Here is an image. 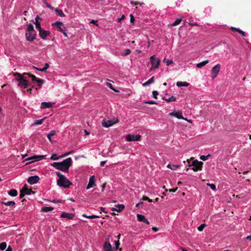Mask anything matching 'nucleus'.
<instances>
[{"label": "nucleus", "mask_w": 251, "mask_h": 251, "mask_svg": "<svg viewBox=\"0 0 251 251\" xmlns=\"http://www.w3.org/2000/svg\"><path fill=\"white\" fill-rule=\"evenodd\" d=\"M176 85L178 87H182V86L187 87L189 85V83L186 82L178 81L176 82Z\"/></svg>", "instance_id": "c85d7f7f"}, {"label": "nucleus", "mask_w": 251, "mask_h": 251, "mask_svg": "<svg viewBox=\"0 0 251 251\" xmlns=\"http://www.w3.org/2000/svg\"><path fill=\"white\" fill-rule=\"evenodd\" d=\"M56 133L55 130H51L48 135L47 137L50 142H51V137L54 136Z\"/></svg>", "instance_id": "72a5a7b5"}, {"label": "nucleus", "mask_w": 251, "mask_h": 251, "mask_svg": "<svg viewBox=\"0 0 251 251\" xmlns=\"http://www.w3.org/2000/svg\"><path fill=\"white\" fill-rule=\"evenodd\" d=\"M42 1H43V2L44 3H45V4H46V6H47L48 8H50V9H51V10H55V8H54V7H52V6H51L50 5V4L48 3V2H47V0H42Z\"/></svg>", "instance_id": "f704fd0d"}, {"label": "nucleus", "mask_w": 251, "mask_h": 251, "mask_svg": "<svg viewBox=\"0 0 251 251\" xmlns=\"http://www.w3.org/2000/svg\"><path fill=\"white\" fill-rule=\"evenodd\" d=\"M107 86H108L111 89L114 90V89L112 88V85L111 83H107Z\"/></svg>", "instance_id": "13d9d810"}, {"label": "nucleus", "mask_w": 251, "mask_h": 251, "mask_svg": "<svg viewBox=\"0 0 251 251\" xmlns=\"http://www.w3.org/2000/svg\"><path fill=\"white\" fill-rule=\"evenodd\" d=\"M54 104V103L50 102H42L40 105L41 109H46L51 107Z\"/></svg>", "instance_id": "6ab92c4d"}, {"label": "nucleus", "mask_w": 251, "mask_h": 251, "mask_svg": "<svg viewBox=\"0 0 251 251\" xmlns=\"http://www.w3.org/2000/svg\"><path fill=\"white\" fill-rule=\"evenodd\" d=\"M238 32L241 33L243 36H245L246 35L245 32L243 31V30H241L240 29H239L238 30Z\"/></svg>", "instance_id": "09e8293b"}, {"label": "nucleus", "mask_w": 251, "mask_h": 251, "mask_svg": "<svg viewBox=\"0 0 251 251\" xmlns=\"http://www.w3.org/2000/svg\"><path fill=\"white\" fill-rule=\"evenodd\" d=\"M130 52H131V51L129 49H126L125 50V53L124 54V55L125 56L129 54Z\"/></svg>", "instance_id": "a18cd8bd"}, {"label": "nucleus", "mask_w": 251, "mask_h": 251, "mask_svg": "<svg viewBox=\"0 0 251 251\" xmlns=\"http://www.w3.org/2000/svg\"><path fill=\"white\" fill-rule=\"evenodd\" d=\"M169 115H171V116H173L177 118L178 119H183L184 120L188 121L187 119L184 118L183 117V116L182 115V113L180 112L177 111V112H171L169 113Z\"/></svg>", "instance_id": "f3484780"}, {"label": "nucleus", "mask_w": 251, "mask_h": 251, "mask_svg": "<svg viewBox=\"0 0 251 251\" xmlns=\"http://www.w3.org/2000/svg\"><path fill=\"white\" fill-rule=\"evenodd\" d=\"M38 70L41 72H45L46 70L43 67V68L38 69Z\"/></svg>", "instance_id": "680f3d73"}, {"label": "nucleus", "mask_w": 251, "mask_h": 251, "mask_svg": "<svg viewBox=\"0 0 251 251\" xmlns=\"http://www.w3.org/2000/svg\"><path fill=\"white\" fill-rule=\"evenodd\" d=\"M100 211L101 212H104L105 213H107V212L105 210V208L103 207H100Z\"/></svg>", "instance_id": "5fc2aeb1"}, {"label": "nucleus", "mask_w": 251, "mask_h": 251, "mask_svg": "<svg viewBox=\"0 0 251 251\" xmlns=\"http://www.w3.org/2000/svg\"><path fill=\"white\" fill-rule=\"evenodd\" d=\"M52 25L55 26L57 31L62 32L65 37H68L67 29L62 22L59 21L56 22L54 23H52Z\"/></svg>", "instance_id": "39448f33"}, {"label": "nucleus", "mask_w": 251, "mask_h": 251, "mask_svg": "<svg viewBox=\"0 0 251 251\" xmlns=\"http://www.w3.org/2000/svg\"><path fill=\"white\" fill-rule=\"evenodd\" d=\"M182 21L181 19H177L174 23H173L171 25L172 26H175L178 25L180 24L181 21Z\"/></svg>", "instance_id": "e433bc0d"}, {"label": "nucleus", "mask_w": 251, "mask_h": 251, "mask_svg": "<svg viewBox=\"0 0 251 251\" xmlns=\"http://www.w3.org/2000/svg\"><path fill=\"white\" fill-rule=\"evenodd\" d=\"M167 167L171 169L172 170H176V169L179 167V166L178 165H171L169 164L167 165Z\"/></svg>", "instance_id": "2f4dec72"}, {"label": "nucleus", "mask_w": 251, "mask_h": 251, "mask_svg": "<svg viewBox=\"0 0 251 251\" xmlns=\"http://www.w3.org/2000/svg\"><path fill=\"white\" fill-rule=\"evenodd\" d=\"M28 76L30 77L32 80L36 82L37 83L38 86L41 87V86L44 83L45 80L36 77L35 75L31 74H28Z\"/></svg>", "instance_id": "9d476101"}, {"label": "nucleus", "mask_w": 251, "mask_h": 251, "mask_svg": "<svg viewBox=\"0 0 251 251\" xmlns=\"http://www.w3.org/2000/svg\"><path fill=\"white\" fill-rule=\"evenodd\" d=\"M55 12L56 15L59 16L61 17H64L65 16V14L63 12L62 10L59 8L55 9Z\"/></svg>", "instance_id": "b1692460"}, {"label": "nucleus", "mask_w": 251, "mask_h": 251, "mask_svg": "<svg viewBox=\"0 0 251 251\" xmlns=\"http://www.w3.org/2000/svg\"><path fill=\"white\" fill-rule=\"evenodd\" d=\"M96 181L95 179V176H92L90 177L89 180V183L86 187V189H89L91 188H93L96 186Z\"/></svg>", "instance_id": "2eb2a0df"}, {"label": "nucleus", "mask_w": 251, "mask_h": 251, "mask_svg": "<svg viewBox=\"0 0 251 251\" xmlns=\"http://www.w3.org/2000/svg\"><path fill=\"white\" fill-rule=\"evenodd\" d=\"M59 159V156H57V154L55 153L52 154L50 157V159L52 160H58Z\"/></svg>", "instance_id": "c9c22d12"}, {"label": "nucleus", "mask_w": 251, "mask_h": 251, "mask_svg": "<svg viewBox=\"0 0 251 251\" xmlns=\"http://www.w3.org/2000/svg\"><path fill=\"white\" fill-rule=\"evenodd\" d=\"M106 161H102L100 162V165L101 166H103L104 165V164H105L106 163Z\"/></svg>", "instance_id": "bf43d9fd"}, {"label": "nucleus", "mask_w": 251, "mask_h": 251, "mask_svg": "<svg viewBox=\"0 0 251 251\" xmlns=\"http://www.w3.org/2000/svg\"><path fill=\"white\" fill-rule=\"evenodd\" d=\"M44 68L47 70V69H48V68H49V64H48V63H46V64H45V66H44Z\"/></svg>", "instance_id": "052dcab7"}, {"label": "nucleus", "mask_w": 251, "mask_h": 251, "mask_svg": "<svg viewBox=\"0 0 251 251\" xmlns=\"http://www.w3.org/2000/svg\"><path fill=\"white\" fill-rule=\"evenodd\" d=\"M154 82V79L153 77L150 78L148 81L143 84L144 86H147L149 85L150 84L153 83Z\"/></svg>", "instance_id": "a878e982"}, {"label": "nucleus", "mask_w": 251, "mask_h": 251, "mask_svg": "<svg viewBox=\"0 0 251 251\" xmlns=\"http://www.w3.org/2000/svg\"><path fill=\"white\" fill-rule=\"evenodd\" d=\"M5 251H12V250L11 247L9 246Z\"/></svg>", "instance_id": "774afa93"}, {"label": "nucleus", "mask_w": 251, "mask_h": 251, "mask_svg": "<svg viewBox=\"0 0 251 251\" xmlns=\"http://www.w3.org/2000/svg\"><path fill=\"white\" fill-rule=\"evenodd\" d=\"M8 194L11 197H16L18 195V192L16 189H11L8 192Z\"/></svg>", "instance_id": "393cba45"}, {"label": "nucleus", "mask_w": 251, "mask_h": 251, "mask_svg": "<svg viewBox=\"0 0 251 251\" xmlns=\"http://www.w3.org/2000/svg\"><path fill=\"white\" fill-rule=\"evenodd\" d=\"M119 121L118 119H117L116 120H109L108 121H106L105 120H103L102 123V125L103 127H108L109 126H112L114 124L118 123Z\"/></svg>", "instance_id": "9b49d317"}, {"label": "nucleus", "mask_w": 251, "mask_h": 251, "mask_svg": "<svg viewBox=\"0 0 251 251\" xmlns=\"http://www.w3.org/2000/svg\"><path fill=\"white\" fill-rule=\"evenodd\" d=\"M26 40L32 42L35 39L36 31L34 29L33 25L29 24L27 25V29L25 32Z\"/></svg>", "instance_id": "7ed1b4c3"}, {"label": "nucleus", "mask_w": 251, "mask_h": 251, "mask_svg": "<svg viewBox=\"0 0 251 251\" xmlns=\"http://www.w3.org/2000/svg\"><path fill=\"white\" fill-rule=\"evenodd\" d=\"M165 100L168 102L175 101L176 100V99L174 96H172L168 99H166Z\"/></svg>", "instance_id": "a19ab883"}, {"label": "nucleus", "mask_w": 251, "mask_h": 251, "mask_svg": "<svg viewBox=\"0 0 251 251\" xmlns=\"http://www.w3.org/2000/svg\"><path fill=\"white\" fill-rule=\"evenodd\" d=\"M53 209L52 207L45 206L41 208L42 212H48L52 211Z\"/></svg>", "instance_id": "bb28decb"}, {"label": "nucleus", "mask_w": 251, "mask_h": 251, "mask_svg": "<svg viewBox=\"0 0 251 251\" xmlns=\"http://www.w3.org/2000/svg\"><path fill=\"white\" fill-rule=\"evenodd\" d=\"M143 200H144V201H148L149 202H151L152 201V200L150 199L148 197H144L143 198Z\"/></svg>", "instance_id": "de8ad7c7"}, {"label": "nucleus", "mask_w": 251, "mask_h": 251, "mask_svg": "<svg viewBox=\"0 0 251 251\" xmlns=\"http://www.w3.org/2000/svg\"><path fill=\"white\" fill-rule=\"evenodd\" d=\"M109 239V236L107 237V238L106 239V241H105L103 245L104 251H112V246L108 241Z\"/></svg>", "instance_id": "dca6fc26"}, {"label": "nucleus", "mask_w": 251, "mask_h": 251, "mask_svg": "<svg viewBox=\"0 0 251 251\" xmlns=\"http://www.w3.org/2000/svg\"><path fill=\"white\" fill-rule=\"evenodd\" d=\"M71 157H68L62 162H55L51 164V166L64 173L68 172L69 168L72 165Z\"/></svg>", "instance_id": "f257e3e1"}, {"label": "nucleus", "mask_w": 251, "mask_h": 251, "mask_svg": "<svg viewBox=\"0 0 251 251\" xmlns=\"http://www.w3.org/2000/svg\"><path fill=\"white\" fill-rule=\"evenodd\" d=\"M1 203L6 206H9L11 207L14 206L15 205V202L14 201H9L7 202L2 201Z\"/></svg>", "instance_id": "c756f323"}, {"label": "nucleus", "mask_w": 251, "mask_h": 251, "mask_svg": "<svg viewBox=\"0 0 251 251\" xmlns=\"http://www.w3.org/2000/svg\"><path fill=\"white\" fill-rule=\"evenodd\" d=\"M55 174L59 177L57 180V184L59 187L63 188H68L72 185V183L65 176L61 174L60 172H56Z\"/></svg>", "instance_id": "f03ea898"}, {"label": "nucleus", "mask_w": 251, "mask_h": 251, "mask_svg": "<svg viewBox=\"0 0 251 251\" xmlns=\"http://www.w3.org/2000/svg\"><path fill=\"white\" fill-rule=\"evenodd\" d=\"M74 151H69V152H68L67 153H65L66 156L72 154Z\"/></svg>", "instance_id": "69168bd1"}, {"label": "nucleus", "mask_w": 251, "mask_h": 251, "mask_svg": "<svg viewBox=\"0 0 251 251\" xmlns=\"http://www.w3.org/2000/svg\"><path fill=\"white\" fill-rule=\"evenodd\" d=\"M24 192L25 194L26 195H30L34 192L30 189H28L26 185H25L24 188H23L22 193Z\"/></svg>", "instance_id": "5701e85b"}, {"label": "nucleus", "mask_w": 251, "mask_h": 251, "mask_svg": "<svg viewBox=\"0 0 251 251\" xmlns=\"http://www.w3.org/2000/svg\"><path fill=\"white\" fill-rule=\"evenodd\" d=\"M163 62H165L166 63V65L167 66H169L170 64H171L172 63H173V60H169L166 58H165L164 59H163Z\"/></svg>", "instance_id": "58836bf2"}, {"label": "nucleus", "mask_w": 251, "mask_h": 251, "mask_svg": "<svg viewBox=\"0 0 251 251\" xmlns=\"http://www.w3.org/2000/svg\"><path fill=\"white\" fill-rule=\"evenodd\" d=\"M209 62V60H206L205 61H203L202 62H201L200 63H199L198 64H197L196 65V66L199 68H201L202 67L205 66L206 64H207Z\"/></svg>", "instance_id": "cd10ccee"}, {"label": "nucleus", "mask_w": 251, "mask_h": 251, "mask_svg": "<svg viewBox=\"0 0 251 251\" xmlns=\"http://www.w3.org/2000/svg\"><path fill=\"white\" fill-rule=\"evenodd\" d=\"M230 29L233 31H237V32L238 31V30L239 29V28L234 27H231Z\"/></svg>", "instance_id": "864d4df0"}, {"label": "nucleus", "mask_w": 251, "mask_h": 251, "mask_svg": "<svg viewBox=\"0 0 251 251\" xmlns=\"http://www.w3.org/2000/svg\"><path fill=\"white\" fill-rule=\"evenodd\" d=\"M66 154H65H65H62V155H59V159H60V158H64V157H66Z\"/></svg>", "instance_id": "338daca9"}, {"label": "nucleus", "mask_w": 251, "mask_h": 251, "mask_svg": "<svg viewBox=\"0 0 251 251\" xmlns=\"http://www.w3.org/2000/svg\"><path fill=\"white\" fill-rule=\"evenodd\" d=\"M189 166H193L192 169L197 172L199 170H201L202 168L203 163L201 161H199L198 160H194L191 165H189Z\"/></svg>", "instance_id": "0eeeda50"}, {"label": "nucleus", "mask_w": 251, "mask_h": 251, "mask_svg": "<svg viewBox=\"0 0 251 251\" xmlns=\"http://www.w3.org/2000/svg\"><path fill=\"white\" fill-rule=\"evenodd\" d=\"M46 155H34L26 159V160L30 161L29 162H33L36 161H39L44 158Z\"/></svg>", "instance_id": "4468645a"}, {"label": "nucleus", "mask_w": 251, "mask_h": 251, "mask_svg": "<svg viewBox=\"0 0 251 251\" xmlns=\"http://www.w3.org/2000/svg\"><path fill=\"white\" fill-rule=\"evenodd\" d=\"M46 119V118H43L42 119H40V120H36L34 121V123L32 125V126L33 125H41L43 122H44V121L45 120V119Z\"/></svg>", "instance_id": "7c9ffc66"}, {"label": "nucleus", "mask_w": 251, "mask_h": 251, "mask_svg": "<svg viewBox=\"0 0 251 251\" xmlns=\"http://www.w3.org/2000/svg\"><path fill=\"white\" fill-rule=\"evenodd\" d=\"M125 208V206L123 204H118L116 205L115 207H113L111 209L112 211H116L117 212L122 211L124 208Z\"/></svg>", "instance_id": "412c9836"}, {"label": "nucleus", "mask_w": 251, "mask_h": 251, "mask_svg": "<svg viewBox=\"0 0 251 251\" xmlns=\"http://www.w3.org/2000/svg\"><path fill=\"white\" fill-rule=\"evenodd\" d=\"M61 217L63 218H67L68 219H72L75 217V214L67 212H62L61 214Z\"/></svg>", "instance_id": "aec40b11"}, {"label": "nucleus", "mask_w": 251, "mask_h": 251, "mask_svg": "<svg viewBox=\"0 0 251 251\" xmlns=\"http://www.w3.org/2000/svg\"><path fill=\"white\" fill-rule=\"evenodd\" d=\"M137 218L138 221L145 223L147 225L150 224L149 221L146 218V217L144 215L140 214H137Z\"/></svg>", "instance_id": "a211bd4d"}, {"label": "nucleus", "mask_w": 251, "mask_h": 251, "mask_svg": "<svg viewBox=\"0 0 251 251\" xmlns=\"http://www.w3.org/2000/svg\"><path fill=\"white\" fill-rule=\"evenodd\" d=\"M210 156V154H208L207 155H202L200 156V158L201 160L202 161H206V160L208 159V157Z\"/></svg>", "instance_id": "4c0bfd02"}, {"label": "nucleus", "mask_w": 251, "mask_h": 251, "mask_svg": "<svg viewBox=\"0 0 251 251\" xmlns=\"http://www.w3.org/2000/svg\"><path fill=\"white\" fill-rule=\"evenodd\" d=\"M40 19V18L37 16L35 18V22H34V24L35 25L36 28L39 31L42 29L41 25L40 23L38 22V20Z\"/></svg>", "instance_id": "4be33fe9"}, {"label": "nucleus", "mask_w": 251, "mask_h": 251, "mask_svg": "<svg viewBox=\"0 0 251 251\" xmlns=\"http://www.w3.org/2000/svg\"><path fill=\"white\" fill-rule=\"evenodd\" d=\"M82 216L83 217L89 218V219H93V218H100V216L98 215H87L86 214H83Z\"/></svg>", "instance_id": "473e14b6"}, {"label": "nucleus", "mask_w": 251, "mask_h": 251, "mask_svg": "<svg viewBox=\"0 0 251 251\" xmlns=\"http://www.w3.org/2000/svg\"><path fill=\"white\" fill-rule=\"evenodd\" d=\"M51 201L53 203H58V202H60L61 201L58 200H53Z\"/></svg>", "instance_id": "6e6d98bb"}, {"label": "nucleus", "mask_w": 251, "mask_h": 251, "mask_svg": "<svg viewBox=\"0 0 251 251\" xmlns=\"http://www.w3.org/2000/svg\"><path fill=\"white\" fill-rule=\"evenodd\" d=\"M125 18V16L123 15L121 18H119L117 19V21L118 22H121V21Z\"/></svg>", "instance_id": "3c124183"}, {"label": "nucleus", "mask_w": 251, "mask_h": 251, "mask_svg": "<svg viewBox=\"0 0 251 251\" xmlns=\"http://www.w3.org/2000/svg\"><path fill=\"white\" fill-rule=\"evenodd\" d=\"M206 226V225L205 224H202L201 225L198 227V230L200 231H201L203 230V228Z\"/></svg>", "instance_id": "79ce46f5"}, {"label": "nucleus", "mask_w": 251, "mask_h": 251, "mask_svg": "<svg viewBox=\"0 0 251 251\" xmlns=\"http://www.w3.org/2000/svg\"><path fill=\"white\" fill-rule=\"evenodd\" d=\"M158 95V93L157 91H152V97L154 99H157V96Z\"/></svg>", "instance_id": "37998d69"}, {"label": "nucleus", "mask_w": 251, "mask_h": 251, "mask_svg": "<svg viewBox=\"0 0 251 251\" xmlns=\"http://www.w3.org/2000/svg\"><path fill=\"white\" fill-rule=\"evenodd\" d=\"M150 60L151 64V67L150 69L151 71L158 68L160 63V60L158 57L155 55H152L150 57Z\"/></svg>", "instance_id": "423d86ee"}, {"label": "nucleus", "mask_w": 251, "mask_h": 251, "mask_svg": "<svg viewBox=\"0 0 251 251\" xmlns=\"http://www.w3.org/2000/svg\"><path fill=\"white\" fill-rule=\"evenodd\" d=\"M145 103H147V104H152L156 103V102L155 101H152V100L147 101H146Z\"/></svg>", "instance_id": "8fccbe9b"}, {"label": "nucleus", "mask_w": 251, "mask_h": 251, "mask_svg": "<svg viewBox=\"0 0 251 251\" xmlns=\"http://www.w3.org/2000/svg\"><path fill=\"white\" fill-rule=\"evenodd\" d=\"M143 204V202L141 200H140L139 201V202L137 204H136V206L138 207L140 204Z\"/></svg>", "instance_id": "0e129e2a"}, {"label": "nucleus", "mask_w": 251, "mask_h": 251, "mask_svg": "<svg viewBox=\"0 0 251 251\" xmlns=\"http://www.w3.org/2000/svg\"><path fill=\"white\" fill-rule=\"evenodd\" d=\"M208 185L210 187L211 189H212L213 190H216V186L214 184H208Z\"/></svg>", "instance_id": "49530a36"}, {"label": "nucleus", "mask_w": 251, "mask_h": 251, "mask_svg": "<svg viewBox=\"0 0 251 251\" xmlns=\"http://www.w3.org/2000/svg\"><path fill=\"white\" fill-rule=\"evenodd\" d=\"M97 23H98V21L97 20H92L90 22V23L91 24H94L97 25H98V24H97Z\"/></svg>", "instance_id": "603ef678"}, {"label": "nucleus", "mask_w": 251, "mask_h": 251, "mask_svg": "<svg viewBox=\"0 0 251 251\" xmlns=\"http://www.w3.org/2000/svg\"><path fill=\"white\" fill-rule=\"evenodd\" d=\"M141 136L139 134L134 135L133 134H129L126 136V139L127 141H137L140 140Z\"/></svg>", "instance_id": "1a4fd4ad"}, {"label": "nucleus", "mask_w": 251, "mask_h": 251, "mask_svg": "<svg viewBox=\"0 0 251 251\" xmlns=\"http://www.w3.org/2000/svg\"><path fill=\"white\" fill-rule=\"evenodd\" d=\"M152 230L154 232H156L158 230V228L157 227L154 226L152 227Z\"/></svg>", "instance_id": "4d7b16f0"}, {"label": "nucleus", "mask_w": 251, "mask_h": 251, "mask_svg": "<svg viewBox=\"0 0 251 251\" xmlns=\"http://www.w3.org/2000/svg\"><path fill=\"white\" fill-rule=\"evenodd\" d=\"M7 245L5 242L0 243V249L2 251L4 250L6 248Z\"/></svg>", "instance_id": "ea45409f"}, {"label": "nucleus", "mask_w": 251, "mask_h": 251, "mask_svg": "<svg viewBox=\"0 0 251 251\" xmlns=\"http://www.w3.org/2000/svg\"><path fill=\"white\" fill-rule=\"evenodd\" d=\"M39 177L38 176H29L27 181L30 184H34L39 181Z\"/></svg>", "instance_id": "ddd939ff"}, {"label": "nucleus", "mask_w": 251, "mask_h": 251, "mask_svg": "<svg viewBox=\"0 0 251 251\" xmlns=\"http://www.w3.org/2000/svg\"><path fill=\"white\" fill-rule=\"evenodd\" d=\"M177 188L176 189H171L169 190L170 192H175L176 191Z\"/></svg>", "instance_id": "e2e57ef3"}, {"label": "nucleus", "mask_w": 251, "mask_h": 251, "mask_svg": "<svg viewBox=\"0 0 251 251\" xmlns=\"http://www.w3.org/2000/svg\"><path fill=\"white\" fill-rule=\"evenodd\" d=\"M14 76L16 77V79L19 81L18 86L19 87L24 88H27L29 86V82L20 73H16L14 75Z\"/></svg>", "instance_id": "20e7f679"}, {"label": "nucleus", "mask_w": 251, "mask_h": 251, "mask_svg": "<svg viewBox=\"0 0 251 251\" xmlns=\"http://www.w3.org/2000/svg\"><path fill=\"white\" fill-rule=\"evenodd\" d=\"M114 243L115 244V250H117L120 246L119 242V241H115Z\"/></svg>", "instance_id": "c03bdc74"}, {"label": "nucleus", "mask_w": 251, "mask_h": 251, "mask_svg": "<svg viewBox=\"0 0 251 251\" xmlns=\"http://www.w3.org/2000/svg\"><path fill=\"white\" fill-rule=\"evenodd\" d=\"M220 69L221 65L220 64H216L212 68L211 74L212 75L211 76V78L212 79H214L216 77L220 71Z\"/></svg>", "instance_id": "6e6552de"}, {"label": "nucleus", "mask_w": 251, "mask_h": 251, "mask_svg": "<svg viewBox=\"0 0 251 251\" xmlns=\"http://www.w3.org/2000/svg\"><path fill=\"white\" fill-rule=\"evenodd\" d=\"M38 32L39 36L43 40H45L47 37L50 34V32L49 30H46L43 28L38 31Z\"/></svg>", "instance_id": "f8f14e48"}]
</instances>
